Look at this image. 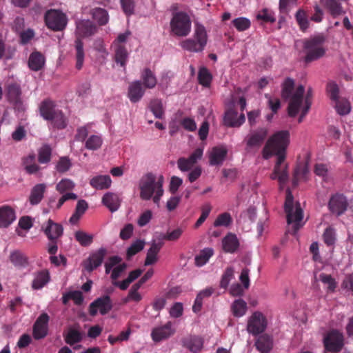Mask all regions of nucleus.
<instances>
[{"mask_svg": "<svg viewBox=\"0 0 353 353\" xmlns=\"http://www.w3.org/2000/svg\"><path fill=\"white\" fill-rule=\"evenodd\" d=\"M163 181L164 179L161 175L158 179L152 172L143 175L139 181L140 197L145 201L152 199L154 192L159 190V185H161L163 187Z\"/></svg>", "mask_w": 353, "mask_h": 353, "instance_id": "423d86ee", "label": "nucleus"}, {"mask_svg": "<svg viewBox=\"0 0 353 353\" xmlns=\"http://www.w3.org/2000/svg\"><path fill=\"white\" fill-rule=\"evenodd\" d=\"M324 6L328 10L330 14L334 18L345 13L341 4L337 0H325Z\"/></svg>", "mask_w": 353, "mask_h": 353, "instance_id": "4c0bfd02", "label": "nucleus"}, {"mask_svg": "<svg viewBox=\"0 0 353 353\" xmlns=\"http://www.w3.org/2000/svg\"><path fill=\"white\" fill-rule=\"evenodd\" d=\"M103 143V139L99 135H91L90 136L85 143V148L90 150H99Z\"/></svg>", "mask_w": 353, "mask_h": 353, "instance_id": "de8ad7c7", "label": "nucleus"}, {"mask_svg": "<svg viewBox=\"0 0 353 353\" xmlns=\"http://www.w3.org/2000/svg\"><path fill=\"white\" fill-rule=\"evenodd\" d=\"M290 143V132L281 130L274 133L266 142L263 151V157L268 159L270 157L283 155L286 157V149Z\"/></svg>", "mask_w": 353, "mask_h": 353, "instance_id": "f03ea898", "label": "nucleus"}, {"mask_svg": "<svg viewBox=\"0 0 353 353\" xmlns=\"http://www.w3.org/2000/svg\"><path fill=\"white\" fill-rule=\"evenodd\" d=\"M14 210L8 205L0 208V228L8 227L15 220Z\"/></svg>", "mask_w": 353, "mask_h": 353, "instance_id": "393cba45", "label": "nucleus"}, {"mask_svg": "<svg viewBox=\"0 0 353 353\" xmlns=\"http://www.w3.org/2000/svg\"><path fill=\"white\" fill-rule=\"evenodd\" d=\"M174 333L172 324L170 321L163 326L154 328L151 332V337L154 342H159L166 339Z\"/></svg>", "mask_w": 353, "mask_h": 353, "instance_id": "6ab92c4d", "label": "nucleus"}, {"mask_svg": "<svg viewBox=\"0 0 353 353\" xmlns=\"http://www.w3.org/2000/svg\"><path fill=\"white\" fill-rule=\"evenodd\" d=\"M212 255L213 250L212 248H205L195 257L196 265L197 266L205 265Z\"/></svg>", "mask_w": 353, "mask_h": 353, "instance_id": "603ef678", "label": "nucleus"}, {"mask_svg": "<svg viewBox=\"0 0 353 353\" xmlns=\"http://www.w3.org/2000/svg\"><path fill=\"white\" fill-rule=\"evenodd\" d=\"M323 239L327 245H333L336 241L334 229L332 227L327 228L323 232Z\"/></svg>", "mask_w": 353, "mask_h": 353, "instance_id": "e2e57ef3", "label": "nucleus"}, {"mask_svg": "<svg viewBox=\"0 0 353 353\" xmlns=\"http://www.w3.org/2000/svg\"><path fill=\"white\" fill-rule=\"evenodd\" d=\"M348 203L346 198L341 194L332 195L328 203V208L333 214L340 216L343 214L347 208Z\"/></svg>", "mask_w": 353, "mask_h": 353, "instance_id": "dca6fc26", "label": "nucleus"}, {"mask_svg": "<svg viewBox=\"0 0 353 353\" xmlns=\"http://www.w3.org/2000/svg\"><path fill=\"white\" fill-rule=\"evenodd\" d=\"M91 14L99 26H104L108 22L109 16L108 12L103 8H95L92 10Z\"/></svg>", "mask_w": 353, "mask_h": 353, "instance_id": "37998d69", "label": "nucleus"}, {"mask_svg": "<svg viewBox=\"0 0 353 353\" xmlns=\"http://www.w3.org/2000/svg\"><path fill=\"white\" fill-rule=\"evenodd\" d=\"M6 97L8 101L12 104L14 109L18 113H23L26 109L21 99V89L17 82L8 83L6 87Z\"/></svg>", "mask_w": 353, "mask_h": 353, "instance_id": "6e6552de", "label": "nucleus"}, {"mask_svg": "<svg viewBox=\"0 0 353 353\" xmlns=\"http://www.w3.org/2000/svg\"><path fill=\"white\" fill-rule=\"evenodd\" d=\"M228 154L227 148L223 146L212 148L209 154V163L211 165H221L223 164Z\"/></svg>", "mask_w": 353, "mask_h": 353, "instance_id": "412c9836", "label": "nucleus"}, {"mask_svg": "<svg viewBox=\"0 0 353 353\" xmlns=\"http://www.w3.org/2000/svg\"><path fill=\"white\" fill-rule=\"evenodd\" d=\"M295 19L299 30L303 32H305L310 24L306 12L303 9H299L295 14Z\"/></svg>", "mask_w": 353, "mask_h": 353, "instance_id": "58836bf2", "label": "nucleus"}, {"mask_svg": "<svg viewBox=\"0 0 353 353\" xmlns=\"http://www.w3.org/2000/svg\"><path fill=\"white\" fill-rule=\"evenodd\" d=\"M268 135V130L266 127H259L251 130L247 135L244 141L245 142V150L250 152L254 148H259Z\"/></svg>", "mask_w": 353, "mask_h": 353, "instance_id": "9d476101", "label": "nucleus"}, {"mask_svg": "<svg viewBox=\"0 0 353 353\" xmlns=\"http://www.w3.org/2000/svg\"><path fill=\"white\" fill-rule=\"evenodd\" d=\"M75 50H76V68L81 70L83 67L85 53L83 50V43L81 39L77 38L75 41Z\"/></svg>", "mask_w": 353, "mask_h": 353, "instance_id": "49530a36", "label": "nucleus"}, {"mask_svg": "<svg viewBox=\"0 0 353 353\" xmlns=\"http://www.w3.org/2000/svg\"><path fill=\"white\" fill-rule=\"evenodd\" d=\"M44 19L47 27L54 31L63 30L68 23V18L64 13L53 9L46 12Z\"/></svg>", "mask_w": 353, "mask_h": 353, "instance_id": "1a4fd4ad", "label": "nucleus"}, {"mask_svg": "<svg viewBox=\"0 0 353 353\" xmlns=\"http://www.w3.org/2000/svg\"><path fill=\"white\" fill-rule=\"evenodd\" d=\"M50 280V275L47 270L39 272L32 281V288L34 290L42 288Z\"/></svg>", "mask_w": 353, "mask_h": 353, "instance_id": "ea45409f", "label": "nucleus"}, {"mask_svg": "<svg viewBox=\"0 0 353 353\" xmlns=\"http://www.w3.org/2000/svg\"><path fill=\"white\" fill-rule=\"evenodd\" d=\"M103 204L112 212L117 211L120 206V199L117 194L108 192L102 198Z\"/></svg>", "mask_w": 353, "mask_h": 353, "instance_id": "7c9ffc66", "label": "nucleus"}, {"mask_svg": "<svg viewBox=\"0 0 353 353\" xmlns=\"http://www.w3.org/2000/svg\"><path fill=\"white\" fill-rule=\"evenodd\" d=\"M107 254L108 250L104 248H101L91 253L89 257L83 261V268L88 272H92L102 264Z\"/></svg>", "mask_w": 353, "mask_h": 353, "instance_id": "4468645a", "label": "nucleus"}, {"mask_svg": "<svg viewBox=\"0 0 353 353\" xmlns=\"http://www.w3.org/2000/svg\"><path fill=\"white\" fill-rule=\"evenodd\" d=\"M297 0H279V10L280 13L288 14L291 8L296 5Z\"/></svg>", "mask_w": 353, "mask_h": 353, "instance_id": "69168bd1", "label": "nucleus"}, {"mask_svg": "<svg viewBox=\"0 0 353 353\" xmlns=\"http://www.w3.org/2000/svg\"><path fill=\"white\" fill-rule=\"evenodd\" d=\"M88 208V203L85 200H79L76 205L75 211L70 218L72 224H76L81 216L85 212Z\"/></svg>", "mask_w": 353, "mask_h": 353, "instance_id": "a19ab883", "label": "nucleus"}, {"mask_svg": "<svg viewBox=\"0 0 353 353\" xmlns=\"http://www.w3.org/2000/svg\"><path fill=\"white\" fill-rule=\"evenodd\" d=\"M65 343L70 345H73L81 342L83 337V334L81 332L79 327H70L65 334H63Z\"/></svg>", "mask_w": 353, "mask_h": 353, "instance_id": "cd10ccee", "label": "nucleus"}, {"mask_svg": "<svg viewBox=\"0 0 353 353\" xmlns=\"http://www.w3.org/2000/svg\"><path fill=\"white\" fill-rule=\"evenodd\" d=\"M256 18L257 20L262 21L264 23H273L276 21L274 12L267 8L259 10Z\"/></svg>", "mask_w": 353, "mask_h": 353, "instance_id": "a18cd8bd", "label": "nucleus"}, {"mask_svg": "<svg viewBox=\"0 0 353 353\" xmlns=\"http://www.w3.org/2000/svg\"><path fill=\"white\" fill-rule=\"evenodd\" d=\"M74 237L77 241L83 247L90 245L93 241L92 235L81 230L77 231L74 234Z\"/></svg>", "mask_w": 353, "mask_h": 353, "instance_id": "3c124183", "label": "nucleus"}, {"mask_svg": "<svg viewBox=\"0 0 353 353\" xmlns=\"http://www.w3.org/2000/svg\"><path fill=\"white\" fill-rule=\"evenodd\" d=\"M326 38L323 34L310 37L303 41V48L305 52V61L312 62L323 57L325 54L323 45Z\"/></svg>", "mask_w": 353, "mask_h": 353, "instance_id": "20e7f679", "label": "nucleus"}, {"mask_svg": "<svg viewBox=\"0 0 353 353\" xmlns=\"http://www.w3.org/2000/svg\"><path fill=\"white\" fill-rule=\"evenodd\" d=\"M46 189V185L43 183L37 184L32 188L29 196V201L31 205H37L41 201L43 198Z\"/></svg>", "mask_w": 353, "mask_h": 353, "instance_id": "c756f323", "label": "nucleus"}, {"mask_svg": "<svg viewBox=\"0 0 353 353\" xmlns=\"http://www.w3.org/2000/svg\"><path fill=\"white\" fill-rule=\"evenodd\" d=\"M40 114L41 117L47 121H50L58 111L55 109L54 102L50 99H46L41 102L39 106Z\"/></svg>", "mask_w": 353, "mask_h": 353, "instance_id": "c85d7f7f", "label": "nucleus"}, {"mask_svg": "<svg viewBox=\"0 0 353 353\" xmlns=\"http://www.w3.org/2000/svg\"><path fill=\"white\" fill-rule=\"evenodd\" d=\"M308 172L309 169L307 163H301L298 164L294 172L292 180L293 185H298L299 182L301 180H306Z\"/></svg>", "mask_w": 353, "mask_h": 353, "instance_id": "72a5a7b5", "label": "nucleus"}, {"mask_svg": "<svg viewBox=\"0 0 353 353\" xmlns=\"http://www.w3.org/2000/svg\"><path fill=\"white\" fill-rule=\"evenodd\" d=\"M323 342L327 351L338 352L343 345V336L337 330H332L324 338Z\"/></svg>", "mask_w": 353, "mask_h": 353, "instance_id": "2eb2a0df", "label": "nucleus"}, {"mask_svg": "<svg viewBox=\"0 0 353 353\" xmlns=\"http://www.w3.org/2000/svg\"><path fill=\"white\" fill-rule=\"evenodd\" d=\"M74 183L72 181L68 179H64L61 180L56 186V189L58 192H59L61 194H63V192L71 190L74 188Z\"/></svg>", "mask_w": 353, "mask_h": 353, "instance_id": "0e129e2a", "label": "nucleus"}, {"mask_svg": "<svg viewBox=\"0 0 353 353\" xmlns=\"http://www.w3.org/2000/svg\"><path fill=\"white\" fill-rule=\"evenodd\" d=\"M190 16L184 12H177L173 14L170 21V28L174 34L178 37H186L191 31Z\"/></svg>", "mask_w": 353, "mask_h": 353, "instance_id": "0eeeda50", "label": "nucleus"}, {"mask_svg": "<svg viewBox=\"0 0 353 353\" xmlns=\"http://www.w3.org/2000/svg\"><path fill=\"white\" fill-rule=\"evenodd\" d=\"M52 149L48 144L43 145L38 151V161L41 164H46L50 161Z\"/></svg>", "mask_w": 353, "mask_h": 353, "instance_id": "09e8293b", "label": "nucleus"}, {"mask_svg": "<svg viewBox=\"0 0 353 353\" xmlns=\"http://www.w3.org/2000/svg\"><path fill=\"white\" fill-rule=\"evenodd\" d=\"M145 94V88L141 81L132 82L128 87V97L132 103L139 101Z\"/></svg>", "mask_w": 353, "mask_h": 353, "instance_id": "4be33fe9", "label": "nucleus"}, {"mask_svg": "<svg viewBox=\"0 0 353 353\" xmlns=\"http://www.w3.org/2000/svg\"><path fill=\"white\" fill-rule=\"evenodd\" d=\"M45 64V57L39 52H33L28 59V66L33 71H39Z\"/></svg>", "mask_w": 353, "mask_h": 353, "instance_id": "2f4dec72", "label": "nucleus"}, {"mask_svg": "<svg viewBox=\"0 0 353 353\" xmlns=\"http://www.w3.org/2000/svg\"><path fill=\"white\" fill-rule=\"evenodd\" d=\"M141 78L145 88L152 89L157 83V78L154 72L150 68L143 70Z\"/></svg>", "mask_w": 353, "mask_h": 353, "instance_id": "c9c22d12", "label": "nucleus"}, {"mask_svg": "<svg viewBox=\"0 0 353 353\" xmlns=\"http://www.w3.org/2000/svg\"><path fill=\"white\" fill-rule=\"evenodd\" d=\"M145 245V242L143 240H137L134 243L131 244V245L128 248L127 250V256L128 258H130L131 256L135 255L140 251H141Z\"/></svg>", "mask_w": 353, "mask_h": 353, "instance_id": "13d9d810", "label": "nucleus"}, {"mask_svg": "<svg viewBox=\"0 0 353 353\" xmlns=\"http://www.w3.org/2000/svg\"><path fill=\"white\" fill-rule=\"evenodd\" d=\"M267 327L265 316L260 312H254L248 322L247 330L254 336L263 333Z\"/></svg>", "mask_w": 353, "mask_h": 353, "instance_id": "f8f14e48", "label": "nucleus"}, {"mask_svg": "<svg viewBox=\"0 0 353 353\" xmlns=\"http://www.w3.org/2000/svg\"><path fill=\"white\" fill-rule=\"evenodd\" d=\"M54 127L58 129H63L66 126V122L63 114L61 110H58L53 116L52 119H50Z\"/></svg>", "mask_w": 353, "mask_h": 353, "instance_id": "680f3d73", "label": "nucleus"}, {"mask_svg": "<svg viewBox=\"0 0 353 353\" xmlns=\"http://www.w3.org/2000/svg\"><path fill=\"white\" fill-rule=\"evenodd\" d=\"M128 59V52L123 45H117L114 50V61L121 67L125 68Z\"/></svg>", "mask_w": 353, "mask_h": 353, "instance_id": "e433bc0d", "label": "nucleus"}, {"mask_svg": "<svg viewBox=\"0 0 353 353\" xmlns=\"http://www.w3.org/2000/svg\"><path fill=\"white\" fill-rule=\"evenodd\" d=\"M239 241L237 236L232 234L228 233L222 241L223 249L225 252L234 253L239 247Z\"/></svg>", "mask_w": 353, "mask_h": 353, "instance_id": "bb28decb", "label": "nucleus"}, {"mask_svg": "<svg viewBox=\"0 0 353 353\" xmlns=\"http://www.w3.org/2000/svg\"><path fill=\"white\" fill-rule=\"evenodd\" d=\"M232 222L231 215L228 212L219 214L214 222L215 227L224 226L228 227Z\"/></svg>", "mask_w": 353, "mask_h": 353, "instance_id": "4d7b16f0", "label": "nucleus"}, {"mask_svg": "<svg viewBox=\"0 0 353 353\" xmlns=\"http://www.w3.org/2000/svg\"><path fill=\"white\" fill-rule=\"evenodd\" d=\"M199 83L205 86L208 87L212 81V75L206 68H201L198 73Z\"/></svg>", "mask_w": 353, "mask_h": 353, "instance_id": "5fc2aeb1", "label": "nucleus"}, {"mask_svg": "<svg viewBox=\"0 0 353 353\" xmlns=\"http://www.w3.org/2000/svg\"><path fill=\"white\" fill-rule=\"evenodd\" d=\"M284 210L286 213L287 223L289 225L293 223L292 230L294 234H295L302 227L300 222L303 219V210L299 203L296 204L294 209L293 195L289 190L286 194Z\"/></svg>", "mask_w": 353, "mask_h": 353, "instance_id": "39448f33", "label": "nucleus"}, {"mask_svg": "<svg viewBox=\"0 0 353 353\" xmlns=\"http://www.w3.org/2000/svg\"><path fill=\"white\" fill-rule=\"evenodd\" d=\"M185 345L194 353H196L201 350L203 346V341L200 337L191 336L185 342Z\"/></svg>", "mask_w": 353, "mask_h": 353, "instance_id": "8fccbe9b", "label": "nucleus"}, {"mask_svg": "<svg viewBox=\"0 0 353 353\" xmlns=\"http://www.w3.org/2000/svg\"><path fill=\"white\" fill-rule=\"evenodd\" d=\"M150 108L156 118L162 119L164 111L163 105L160 100L154 99L150 102Z\"/></svg>", "mask_w": 353, "mask_h": 353, "instance_id": "6e6d98bb", "label": "nucleus"}, {"mask_svg": "<svg viewBox=\"0 0 353 353\" xmlns=\"http://www.w3.org/2000/svg\"><path fill=\"white\" fill-rule=\"evenodd\" d=\"M72 166L70 159L68 157H62L59 159L56 165V169L59 173H64L70 170Z\"/></svg>", "mask_w": 353, "mask_h": 353, "instance_id": "052dcab7", "label": "nucleus"}, {"mask_svg": "<svg viewBox=\"0 0 353 353\" xmlns=\"http://www.w3.org/2000/svg\"><path fill=\"white\" fill-rule=\"evenodd\" d=\"M163 245L161 240L159 242L153 241L151 243L150 249L148 250L146 258L145 260V265H150L154 264L158 261L157 254Z\"/></svg>", "mask_w": 353, "mask_h": 353, "instance_id": "a878e982", "label": "nucleus"}, {"mask_svg": "<svg viewBox=\"0 0 353 353\" xmlns=\"http://www.w3.org/2000/svg\"><path fill=\"white\" fill-rule=\"evenodd\" d=\"M41 230L50 241H57L62 236L63 232L62 225L54 222L52 219H48L43 223Z\"/></svg>", "mask_w": 353, "mask_h": 353, "instance_id": "f3484780", "label": "nucleus"}, {"mask_svg": "<svg viewBox=\"0 0 353 353\" xmlns=\"http://www.w3.org/2000/svg\"><path fill=\"white\" fill-rule=\"evenodd\" d=\"M247 310V303L241 299L235 300L231 305L232 314L236 317H241L245 315Z\"/></svg>", "mask_w": 353, "mask_h": 353, "instance_id": "79ce46f5", "label": "nucleus"}, {"mask_svg": "<svg viewBox=\"0 0 353 353\" xmlns=\"http://www.w3.org/2000/svg\"><path fill=\"white\" fill-rule=\"evenodd\" d=\"M335 103L334 108L336 112L341 116L348 114L351 110L350 101L345 98H339L334 101Z\"/></svg>", "mask_w": 353, "mask_h": 353, "instance_id": "c03bdc74", "label": "nucleus"}, {"mask_svg": "<svg viewBox=\"0 0 353 353\" xmlns=\"http://www.w3.org/2000/svg\"><path fill=\"white\" fill-rule=\"evenodd\" d=\"M113 307L112 299L109 295H103L92 302L88 308L89 314L92 316L97 315L98 311L101 315L109 313Z\"/></svg>", "mask_w": 353, "mask_h": 353, "instance_id": "9b49d317", "label": "nucleus"}, {"mask_svg": "<svg viewBox=\"0 0 353 353\" xmlns=\"http://www.w3.org/2000/svg\"><path fill=\"white\" fill-rule=\"evenodd\" d=\"M212 210V207L210 203H205L201 207V214L195 223L194 228H199L206 220L209 216Z\"/></svg>", "mask_w": 353, "mask_h": 353, "instance_id": "bf43d9fd", "label": "nucleus"}, {"mask_svg": "<svg viewBox=\"0 0 353 353\" xmlns=\"http://www.w3.org/2000/svg\"><path fill=\"white\" fill-rule=\"evenodd\" d=\"M285 156L279 155L276 157V161L272 173L270 178L272 180L277 179L280 185L285 184L289 178L288 176V165L285 163Z\"/></svg>", "mask_w": 353, "mask_h": 353, "instance_id": "ddd939ff", "label": "nucleus"}, {"mask_svg": "<svg viewBox=\"0 0 353 353\" xmlns=\"http://www.w3.org/2000/svg\"><path fill=\"white\" fill-rule=\"evenodd\" d=\"M112 183L111 178L109 175L96 176L90 179V185L97 190L108 189Z\"/></svg>", "mask_w": 353, "mask_h": 353, "instance_id": "473e14b6", "label": "nucleus"}, {"mask_svg": "<svg viewBox=\"0 0 353 353\" xmlns=\"http://www.w3.org/2000/svg\"><path fill=\"white\" fill-rule=\"evenodd\" d=\"M234 27L239 31L243 32L250 28L251 22L250 19L245 17H238L232 21Z\"/></svg>", "mask_w": 353, "mask_h": 353, "instance_id": "864d4df0", "label": "nucleus"}, {"mask_svg": "<svg viewBox=\"0 0 353 353\" xmlns=\"http://www.w3.org/2000/svg\"><path fill=\"white\" fill-rule=\"evenodd\" d=\"M295 83L292 78H286L281 85V97L286 100L290 99L288 113L290 117H295L300 111L303 101L305 88L299 85L292 94Z\"/></svg>", "mask_w": 353, "mask_h": 353, "instance_id": "f257e3e1", "label": "nucleus"}, {"mask_svg": "<svg viewBox=\"0 0 353 353\" xmlns=\"http://www.w3.org/2000/svg\"><path fill=\"white\" fill-rule=\"evenodd\" d=\"M49 316L46 313L41 314L36 320L33 325V336L39 340L43 339L48 334V323Z\"/></svg>", "mask_w": 353, "mask_h": 353, "instance_id": "a211bd4d", "label": "nucleus"}, {"mask_svg": "<svg viewBox=\"0 0 353 353\" xmlns=\"http://www.w3.org/2000/svg\"><path fill=\"white\" fill-rule=\"evenodd\" d=\"M245 121V114L241 113L239 115L238 112L233 108L228 110L225 113L224 123L228 127H240Z\"/></svg>", "mask_w": 353, "mask_h": 353, "instance_id": "aec40b11", "label": "nucleus"}, {"mask_svg": "<svg viewBox=\"0 0 353 353\" xmlns=\"http://www.w3.org/2000/svg\"><path fill=\"white\" fill-rule=\"evenodd\" d=\"M320 280L324 284L327 285V289L330 292H334L336 288V283L330 274L321 273L319 276Z\"/></svg>", "mask_w": 353, "mask_h": 353, "instance_id": "338daca9", "label": "nucleus"}, {"mask_svg": "<svg viewBox=\"0 0 353 353\" xmlns=\"http://www.w3.org/2000/svg\"><path fill=\"white\" fill-rule=\"evenodd\" d=\"M11 263L16 267L25 268L28 265V258L21 251L16 250L10 254Z\"/></svg>", "mask_w": 353, "mask_h": 353, "instance_id": "f704fd0d", "label": "nucleus"}, {"mask_svg": "<svg viewBox=\"0 0 353 353\" xmlns=\"http://www.w3.org/2000/svg\"><path fill=\"white\" fill-rule=\"evenodd\" d=\"M327 92L329 95L330 99L332 101H334L339 98V88L338 85L334 82H329L326 88Z\"/></svg>", "mask_w": 353, "mask_h": 353, "instance_id": "774afa93", "label": "nucleus"}, {"mask_svg": "<svg viewBox=\"0 0 353 353\" xmlns=\"http://www.w3.org/2000/svg\"><path fill=\"white\" fill-rule=\"evenodd\" d=\"M254 345L261 353H269L273 347L272 337L268 334H261L256 340Z\"/></svg>", "mask_w": 353, "mask_h": 353, "instance_id": "b1692460", "label": "nucleus"}, {"mask_svg": "<svg viewBox=\"0 0 353 353\" xmlns=\"http://www.w3.org/2000/svg\"><path fill=\"white\" fill-rule=\"evenodd\" d=\"M97 30V26L90 20H81L77 23V34L81 37H90Z\"/></svg>", "mask_w": 353, "mask_h": 353, "instance_id": "5701e85b", "label": "nucleus"}, {"mask_svg": "<svg viewBox=\"0 0 353 353\" xmlns=\"http://www.w3.org/2000/svg\"><path fill=\"white\" fill-rule=\"evenodd\" d=\"M208 36L205 28L199 23L194 25L192 38H189L181 42V47L190 52H201L207 46Z\"/></svg>", "mask_w": 353, "mask_h": 353, "instance_id": "7ed1b4c3", "label": "nucleus"}]
</instances>
